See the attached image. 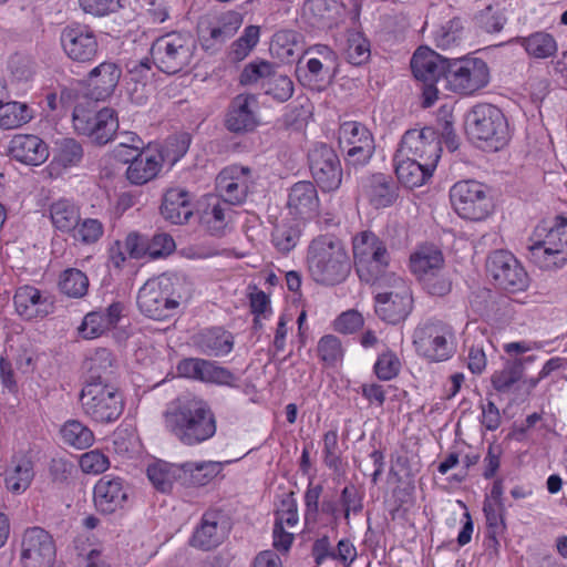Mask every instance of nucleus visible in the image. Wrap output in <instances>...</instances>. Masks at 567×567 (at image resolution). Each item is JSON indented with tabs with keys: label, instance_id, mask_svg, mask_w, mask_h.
<instances>
[{
	"label": "nucleus",
	"instance_id": "57",
	"mask_svg": "<svg viewBox=\"0 0 567 567\" xmlns=\"http://www.w3.org/2000/svg\"><path fill=\"white\" fill-rule=\"evenodd\" d=\"M384 245L383 240L372 231L365 230L358 234L352 241L353 262L362 260L363 257H367L374 250L379 249V246Z\"/></svg>",
	"mask_w": 567,
	"mask_h": 567
},
{
	"label": "nucleus",
	"instance_id": "36",
	"mask_svg": "<svg viewBox=\"0 0 567 567\" xmlns=\"http://www.w3.org/2000/svg\"><path fill=\"white\" fill-rule=\"evenodd\" d=\"M237 168L224 169L217 177V189L227 205L240 204L247 196V185L244 179L235 176Z\"/></svg>",
	"mask_w": 567,
	"mask_h": 567
},
{
	"label": "nucleus",
	"instance_id": "3",
	"mask_svg": "<svg viewBox=\"0 0 567 567\" xmlns=\"http://www.w3.org/2000/svg\"><path fill=\"white\" fill-rule=\"evenodd\" d=\"M307 264L312 279L327 287L344 282L352 270L344 244L331 234L319 235L310 241Z\"/></svg>",
	"mask_w": 567,
	"mask_h": 567
},
{
	"label": "nucleus",
	"instance_id": "32",
	"mask_svg": "<svg viewBox=\"0 0 567 567\" xmlns=\"http://www.w3.org/2000/svg\"><path fill=\"white\" fill-rule=\"evenodd\" d=\"M395 174L400 183L409 188L422 186L433 174L435 168L425 166V163L411 158L394 156Z\"/></svg>",
	"mask_w": 567,
	"mask_h": 567
},
{
	"label": "nucleus",
	"instance_id": "48",
	"mask_svg": "<svg viewBox=\"0 0 567 567\" xmlns=\"http://www.w3.org/2000/svg\"><path fill=\"white\" fill-rule=\"evenodd\" d=\"M70 234L75 241L82 245H93L103 237L104 225L97 218H80Z\"/></svg>",
	"mask_w": 567,
	"mask_h": 567
},
{
	"label": "nucleus",
	"instance_id": "45",
	"mask_svg": "<svg viewBox=\"0 0 567 567\" xmlns=\"http://www.w3.org/2000/svg\"><path fill=\"white\" fill-rule=\"evenodd\" d=\"M229 207L224 202L216 199L209 204L202 215V220L212 235L219 236L228 224Z\"/></svg>",
	"mask_w": 567,
	"mask_h": 567
},
{
	"label": "nucleus",
	"instance_id": "39",
	"mask_svg": "<svg viewBox=\"0 0 567 567\" xmlns=\"http://www.w3.org/2000/svg\"><path fill=\"white\" fill-rule=\"evenodd\" d=\"M50 216L58 230L70 234L80 219V208L72 200L61 198L51 204Z\"/></svg>",
	"mask_w": 567,
	"mask_h": 567
},
{
	"label": "nucleus",
	"instance_id": "20",
	"mask_svg": "<svg viewBox=\"0 0 567 567\" xmlns=\"http://www.w3.org/2000/svg\"><path fill=\"white\" fill-rule=\"evenodd\" d=\"M257 99L254 94H238L229 103L225 115V127L235 134H246L259 125Z\"/></svg>",
	"mask_w": 567,
	"mask_h": 567
},
{
	"label": "nucleus",
	"instance_id": "62",
	"mask_svg": "<svg viewBox=\"0 0 567 567\" xmlns=\"http://www.w3.org/2000/svg\"><path fill=\"white\" fill-rule=\"evenodd\" d=\"M80 466L86 474H100L109 468L110 462L101 451L93 450L81 456Z\"/></svg>",
	"mask_w": 567,
	"mask_h": 567
},
{
	"label": "nucleus",
	"instance_id": "19",
	"mask_svg": "<svg viewBox=\"0 0 567 567\" xmlns=\"http://www.w3.org/2000/svg\"><path fill=\"white\" fill-rule=\"evenodd\" d=\"M55 546L51 535L41 527L28 528L21 542V563L24 567H51Z\"/></svg>",
	"mask_w": 567,
	"mask_h": 567
},
{
	"label": "nucleus",
	"instance_id": "29",
	"mask_svg": "<svg viewBox=\"0 0 567 567\" xmlns=\"http://www.w3.org/2000/svg\"><path fill=\"white\" fill-rule=\"evenodd\" d=\"M87 373L85 383H112L116 370V360L105 348L96 349L84 361Z\"/></svg>",
	"mask_w": 567,
	"mask_h": 567
},
{
	"label": "nucleus",
	"instance_id": "18",
	"mask_svg": "<svg viewBox=\"0 0 567 567\" xmlns=\"http://www.w3.org/2000/svg\"><path fill=\"white\" fill-rule=\"evenodd\" d=\"M61 47L66 56L79 63L93 61L99 51V42L94 32L79 23L66 25L60 35Z\"/></svg>",
	"mask_w": 567,
	"mask_h": 567
},
{
	"label": "nucleus",
	"instance_id": "16",
	"mask_svg": "<svg viewBox=\"0 0 567 567\" xmlns=\"http://www.w3.org/2000/svg\"><path fill=\"white\" fill-rule=\"evenodd\" d=\"M486 267L495 284L503 290L517 292L528 287L526 270L508 251H493L487 258Z\"/></svg>",
	"mask_w": 567,
	"mask_h": 567
},
{
	"label": "nucleus",
	"instance_id": "42",
	"mask_svg": "<svg viewBox=\"0 0 567 567\" xmlns=\"http://www.w3.org/2000/svg\"><path fill=\"white\" fill-rule=\"evenodd\" d=\"M220 470L218 462L186 463L181 465V475L193 486H204L215 478Z\"/></svg>",
	"mask_w": 567,
	"mask_h": 567
},
{
	"label": "nucleus",
	"instance_id": "64",
	"mask_svg": "<svg viewBox=\"0 0 567 567\" xmlns=\"http://www.w3.org/2000/svg\"><path fill=\"white\" fill-rule=\"evenodd\" d=\"M241 24V17L236 12H228L221 18V25L213 28L210 37L216 41H225L233 37Z\"/></svg>",
	"mask_w": 567,
	"mask_h": 567
},
{
	"label": "nucleus",
	"instance_id": "14",
	"mask_svg": "<svg viewBox=\"0 0 567 567\" xmlns=\"http://www.w3.org/2000/svg\"><path fill=\"white\" fill-rule=\"evenodd\" d=\"M441 138L432 127L409 130L402 136L396 157H411L435 168L441 156Z\"/></svg>",
	"mask_w": 567,
	"mask_h": 567
},
{
	"label": "nucleus",
	"instance_id": "35",
	"mask_svg": "<svg viewBox=\"0 0 567 567\" xmlns=\"http://www.w3.org/2000/svg\"><path fill=\"white\" fill-rule=\"evenodd\" d=\"M390 261H357L354 262L355 272L361 282L382 288L398 278L389 271Z\"/></svg>",
	"mask_w": 567,
	"mask_h": 567
},
{
	"label": "nucleus",
	"instance_id": "49",
	"mask_svg": "<svg viewBox=\"0 0 567 567\" xmlns=\"http://www.w3.org/2000/svg\"><path fill=\"white\" fill-rule=\"evenodd\" d=\"M117 140L118 143L114 148V156L123 163H128L143 152L145 144L143 140L133 132L120 133Z\"/></svg>",
	"mask_w": 567,
	"mask_h": 567
},
{
	"label": "nucleus",
	"instance_id": "58",
	"mask_svg": "<svg viewBox=\"0 0 567 567\" xmlns=\"http://www.w3.org/2000/svg\"><path fill=\"white\" fill-rule=\"evenodd\" d=\"M318 354L328 365L337 363L343 357V349L339 338L332 334L322 337L318 342Z\"/></svg>",
	"mask_w": 567,
	"mask_h": 567
},
{
	"label": "nucleus",
	"instance_id": "37",
	"mask_svg": "<svg viewBox=\"0 0 567 567\" xmlns=\"http://www.w3.org/2000/svg\"><path fill=\"white\" fill-rule=\"evenodd\" d=\"M159 168L161 163L156 156L142 152L128 162L126 177L134 185H144L156 177Z\"/></svg>",
	"mask_w": 567,
	"mask_h": 567
},
{
	"label": "nucleus",
	"instance_id": "27",
	"mask_svg": "<svg viewBox=\"0 0 567 567\" xmlns=\"http://www.w3.org/2000/svg\"><path fill=\"white\" fill-rule=\"evenodd\" d=\"M227 529L218 512H206L193 533L190 545L203 550H210L223 543Z\"/></svg>",
	"mask_w": 567,
	"mask_h": 567
},
{
	"label": "nucleus",
	"instance_id": "52",
	"mask_svg": "<svg viewBox=\"0 0 567 567\" xmlns=\"http://www.w3.org/2000/svg\"><path fill=\"white\" fill-rule=\"evenodd\" d=\"M189 137L185 134L169 136L159 153L161 159L164 163L173 166L178 162L188 151Z\"/></svg>",
	"mask_w": 567,
	"mask_h": 567
},
{
	"label": "nucleus",
	"instance_id": "9",
	"mask_svg": "<svg viewBox=\"0 0 567 567\" xmlns=\"http://www.w3.org/2000/svg\"><path fill=\"white\" fill-rule=\"evenodd\" d=\"M489 82L487 63L480 58H450L446 68L445 86L462 95H471L484 89Z\"/></svg>",
	"mask_w": 567,
	"mask_h": 567
},
{
	"label": "nucleus",
	"instance_id": "2",
	"mask_svg": "<svg viewBox=\"0 0 567 567\" xmlns=\"http://www.w3.org/2000/svg\"><path fill=\"white\" fill-rule=\"evenodd\" d=\"M193 284L184 276L161 275L148 279L138 290L140 311L154 320L173 317L178 307L190 299Z\"/></svg>",
	"mask_w": 567,
	"mask_h": 567
},
{
	"label": "nucleus",
	"instance_id": "8",
	"mask_svg": "<svg viewBox=\"0 0 567 567\" xmlns=\"http://www.w3.org/2000/svg\"><path fill=\"white\" fill-rule=\"evenodd\" d=\"M413 344L420 355L432 362L446 361L455 352L453 329L441 320H429L416 327Z\"/></svg>",
	"mask_w": 567,
	"mask_h": 567
},
{
	"label": "nucleus",
	"instance_id": "10",
	"mask_svg": "<svg viewBox=\"0 0 567 567\" xmlns=\"http://www.w3.org/2000/svg\"><path fill=\"white\" fill-rule=\"evenodd\" d=\"M450 198L454 210L463 219L481 221L493 210L487 187L473 179L455 183L450 190Z\"/></svg>",
	"mask_w": 567,
	"mask_h": 567
},
{
	"label": "nucleus",
	"instance_id": "28",
	"mask_svg": "<svg viewBox=\"0 0 567 567\" xmlns=\"http://www.w3.org/2000/svg\"><path fill=\"white\" fill-rule=\"evenodd\" d=\"M161 214L172 224L186 223L193 215L189 193L183 188L167 189L161 205Z\"/></svg>",
	"mask_w": 567,
	"mask_h": 567
},
{
	"label": "nucleus",
	"instance_id": "24",
	"mask_svg": "<svg viewBox=\"0 0 567 567\" xmlns=\"http://www.w3.org/2000/svg\"><path fill=\"white\" fill-rule=\"evenodd\" d=\"M451 56L437 54L429 48H419L412 59L411 69L415 79L427 83L446 81V68Z\"/></svg>",
	"mask_w": 567,
	"mask_h": 567
},
{
	"label": "nucleus",
	"instance_id": "59",
	"mask_svg": "<svg viewBox=\"0 0 567 567\" xmlns=\"http://www.w3.org/2000/svg\"><path fill=\"white\" fill-rule=\"evenodd\" d=\"M107 330H110V327L107 326L102 311L89 312L79 327L80 333L85 339L97 338Z\"/></svg>",
	"mask_w": 567,
	"mask_h": 567
},
{
	"label": "nucleus",
	"instance_id": "4",
	"mask_svg": "<svg viewBox=\"0 0 567 567\" xmlns=\"http://www.w3.org/2000/svg\"><path fill=\"white\" fill-rule=\"evenodd\" d=\"M527 258L544 270L561 268L567 262V219L556 216L553 225L543 221L528 239Z\"/></svg>",
	"mask_w": 567,
	"mask_h": 567
},
{
	"label": "nucleus",
	"instance_id": "33",
	"mask_svg": "<svg viewBox=\"0 0 567 567\" xmlns=\"http://www.w3.org/2000/svg\"><path fill=\"white\" fill-rule=\"evenodd\" d=\"M339 10L337 0H307L302 8L308 22L318 28L331 27L337 21Z\"/></svg>",
	"mask_w": 567,
	"mask_h": 567
},
{
	"label": "nucleus",
	"instance_id": "56",
	"mask_svg": "<svg viewBox=\"0 0 567 567\" xmlns=\"http://www.w3.org/2000/svg\"><path fill=\"white\" fill-rule=\"evenodd\" d=\"M258 40L259 28L256 25L247 27L244 34L233 43L230 58L237 62L244 60L258 43Z\"/></svg>",
	"mask_w": 567,
	"mask_h": 567
},
{
	"label": "nucleus",
	"instance_id": "41",
	"mask_svg": "<svg viewBox=\"0 0 567 567\" xmlns=\"http://www.w3.org/2000/svg\"><path fill=\"white\" fill-rule=\"evenodd\" d=\"M147 477L153 486L163 493L169 492L174 482L182 478L181 465L164 461L155 462L147 467Z\"/></svg>",
	"mask_w": 567,
	"mask_h": 567
},
{
	"label": "nucleus",
	"instance_id": "17",
	"mask_svg": "<svg viewBox=\"0 0 567 567\" xmlns=\"http://www.w3.org/2000/svg\"><path fill=\"white\" fill-rule=\"evenodd\" d=\"M308 161L311 174L323 192L339 188L342 181V168L340 159L331 146L324 143L313 145L308 153Z\"/></svg>",
	"mask_w": 567,
	"mask_h": 567
},
{
	"label": "nucleus",
	"instance_id": "5",
	"mask_svg": "<svg viewBox=\"0 0 567 567\" xmlns=\"http://www.w3.org/2000/svg\"><path fill=\"white\" fill-rule=\"evenodd\" d=\"M466 132L475 140L486 142L489 147L499 150L509 140L508 122L499 107L480 103L466 115Z\"/></svg>",
	"mask_w": 567,
	"mask_h": 567
},
{
	"label": "nucleus",
	"instance_id": "43",
	"mask_svg": "<svg viewBox=\"0 0 567 567\" xmlns=\"http://www.w3.org/2000/svg\"><path fill=\"white\" fill-rule=\"evenodd\" d=\"M65 444L79 450L90 447L94 442L93 432L78 420H70L60 430Z\"/></svg>",
	"mask_w": 567,
	"mask_h": 567
},
{
	"label": "nucleus",
	"instance_id": "1",
	"mask_svg": "<svg viewBox=\"0 0 567 567\" xmlns=\"http://www.w3.org/2000/svg\"><path fill=\"white\" fill-rule=\"evenodd\" d=\"M165 430L182 445L197 446L210 440L217 431V421L204 399L186 394L171 401L163 412Z\"/></svg>",
	"mask_w": 567,
	"mask_h": 567
},
{
	"label": "nucleus",
	"instance_id": "13",
	"mask_svg": "<svg viewBox=\"0 0 567 567\" xmlns=\"http://www.w3.org/2000/svg\"><path fill=\"white\" fill-rule=\"evenodd\" d=\"M338 143L346 154V162L352 166L367 164L374 153V140L365 125L348 121L338 130Z\"/></svg>",
	"mask_w": 567,
	"mask_h": 567
},
{
	"label": "nucleus",
	"instance_id": "26",
	"mask_svg": "<svg viewBox=\"0 0 567 567\" xmlns=\"http://www.w3.org/2000/svg\"><path fill=\"white\" fill-rule=\"evenodd\" d=\"M120 66L111 61L102 62L86 78L89 95L95 101L111 96L121 79Z\"/></svg>",
	"mask_w": 567,
	"mask_h": 567
},
{
	"label": "nucleus",
	"instance_id": "46",
	"mask_svg": "<svg viewBox=\"0 0 567 567\" xmlns=\"http://www.w3.org/2000/svg\"><path fill=\"white\" fill-rule=\"evenodd\" d=\"M32 118L25 104L8 102L0 104V127L4 130L17 128Z\"/></svg>",
	"mask_w": 567,
	"mask_h": 567
},
{
	"label": "nucleus",
	"instance_id": "47",
	"mask_svg": "<svg viewBox=\"0 0 567 567\" xmlns=\"http://www.w3.org/2000/svg\"><path fill=\"white\" fill-rule=\"evenodd\" d=\"M83 157L82 145L74 138L64 137L56 142L53 162L66 168L78 165Z\"/></svg>",
	"mask_w": 567,
	"mask_h": 567
},
{
	"label": "nucleus",
	"instance_id": "15",
	"mask_svg": "<svg viewBox=\"0 0 567 567\" xmlns=\"http://www.w3.org/2000/svg\"><path fill=\"white\" fill-rule=\"evenodd\" d=\"M389 291L378 292L375 299V312L383 320L396 324L406 319L413 306L410 286L402 278H392L388 284Z\"/></svg>",
	"mask_w": 567,
	"mask_h": 567
},
{
	"label": "nucleus",
	"instance_id": "60",
	"mask_svg": "<svg viewBox=\"0 0 567 567\" xmlns=\"http://www.w3.org/2000/svg\"><path fill=\"white\" fill-rule=\"evenodd\" d=\"M401 369V362L395 353L386 351L379 355L374 363V372L380 380L389 381L394 379Z\"/></svg>",
	"mask_w": 567,
	"mask_h": 567
},
{
	"label": "nucleus",
	"instance_id": "44",
	"mask_svg": "<svg viewBox=\"0 0 567 567\" xmlns=\"http://www.w3.org/2000/svg\"><path fill=\"white\" fill-rule=\"evenodd\" d=\"M59 287L64 295L81 298L87 292L89 279L80 269L69 268L60 275Z\"/></svg>",
	"mask_w": 567,
	"mask_h": 567
},
{
	"label": "nucleus",
	"instance_id": "51",
	"mask_svg": "<svg viewBox=\"0 0 567 567\" xmlns=\"http://www.w3.org/2000/svg\"><path fill=\"white\" fill-rule=\"evenodd\" d=\"M523 363L519 360L511 362L503 370L492 375V384L498 392H507L523 375Z\"/></svg>",
	"mask_w": 567,
	"mask_h": 567
},
{
	"label": "nucleus",
	"instance_id": "11",
	"mask_svg": "<svg viewBox=\"0 0 567 567\" xmlns=\"http://www.w3.org/2000/svg\"><path fill=\"white\" fill-rule=\"evenodd\" d=\"M317 208V190L310 182L296 183L289 193L288 209L292 223L286 230V250L293 248L300 238L307 219Z\"/></svg>",
	"mask_w": 567,
	"mask_h": 567
},
{
	"label": "nucleus",
	"instance_id": "55",
	"mask_svg": "<svg viewBox=\"0 0 567 567\" xmlns=\"http://www.w3.org/2000/svg\"><path fill=\"white\" fill-rule=\"evenodd\" d=\"M420 282L429 295L435 297H444L452 290V279L444 268L427 275Z\"/></svg>",
	"mask_w": 567,
	"mask_h": 567
},
{
	"label": "nucleus",
	"instance_id": "50",
	"mask_svg": "<svg viewBox=\"0 0 567 567\" xmlns=\"http://www.w3.org/2000/svg\"><path fill=\"white\" fill-rule=\"evenodd\" d=\"M463 34V25L462 21L458 18H454L443 25H441L434 32V42L437 48L442 50L451 49L452 47L458 44Z\"/></svg>",
	"mask_w": 567,
	"mask_h": 567
},
{
	"label": "nucleus",
	"instance_id": "21",
	"mask_svg": "<svg viewBox=\"0 0 567 567\" xmlns=\"http://www.w3.org/2000/svg\"><path fill=\"white\" fill-rule=\"evenodd\" d=\"M13 302L18 315L25 320L44 318L54 311L53 297L29 285L17 289Z\"/></svg>",
	"mask_w": 567,
	"mask_h": 567
},
{
	"label": "nucleus",
	"instance_id": "38",
	"mask_svg": "<svg viewBox=\"0 0 567 567\" xmlns=\"http://www.w3.org/2000/svg\"><path fill=\"white\" fill-rule=\"evenodd\" d=\"M233 344L231 334L220 328L205 330L197 339V346L202 352L214 357L228 354Z\"/></svg>",
	"mask_w": 567,
	"mask_h": 567
},
{
	"label": "nucleus",
	"instance_id": "30",
	"mask_svg": "<svg viewBox=\"0 0 567 567\" xmlns=\"http://www.w3.org/2000/svg\"><path fill=\"white\" fill-rule=\"evenodd\" d=\"M362 188L375 208L391 206L398 197L396 185L384 174H374L363 181Z\"/></svg>",
	"mask_w": 567,
	"mask_h": 567
},
{
	"label": "nucleus",
	"instance_id": "53",
	"mask_svg": "<svg viewBox=\"0 0 567 567\" xmlns=\"http://www.w3.org/2000/svg\"><path fill=\"white\" fill-rule=\"evenodd\" d=\"M346 59L352 65H361L370 58V44L360 33H352L347 40Z\"/></svg>",
	"mask_w": 567,
	"mask_h": 567
},
{
	"label": "nucleus",
	"instance_id": "40",
	"mask_svg": "<svg viewBox=\"0 0 567 567\" xmlns=\"http://www.w3.org/2000/svg\"><path fill=\"white\" fill-rule=\"evenodd\" d=\"M34 476L33 464L27 457L12 461L11 467L6 473V486L16 494L24 492Z\"/></svg>",
	"mask_w": 567,
	"mask_h": 567
},
{
	"label": "nucleus",
	"instance_id": "6",
	"mask_svg": "<svg viewBox=\"0 0 567 567\" xmlns=\"http://www.w3.org/2000/svg\"><path fill=\"white\" fill-rule=\"evenodd\" d=\"M79 400L83 413L100 424L115 422L124 410L123 394L112 383H85Z\"/></svg>",
	"mask_w": 567,
	"mask_h": 567
},
{
	"label": "nucleus",
	"instance_id": "63",
	"mask_svg": "<svg viewBox=\"0 0 567 567\" xmlns=\"http://www.w3.org/2000/svg\"><path fill=\"white\" fill-rule=\"evenodd\" d=\"M175 241L168 234H156L147 240V256L152 259L168 256L175 250Z\"/></svg>",
	"mask_w": 567,
	"mask_h": 567
},
{
	"label": "nucleus",
	"instance_id": "23",
	"mask_svg": "<svg viewBox=\"0 0 567 567\" xmlns=\"http://www.w3.org/2000/svg\"><path fill=\"white\" fill-rule=\"evenodd\" d=\"M8 155L24 165L39 166L49 155L47 143L33 134H16L9 142Z\"/></svg>",
	"mask_w": 567,
	"mask_h": 567
},
{
	"label": "nucleus",
	"instance_id": "54",
	"mask_svg": "<svg viewBox=\"0 0 567 567\" xmlns=\"http://www.w3.org/2000/svg\"><path fill=\"white\" fill-rule=\"evenodd\" d=\"M275 65L267 61H252L248 63L240 73L239 83L241 85H252L259 80L268 79L275 75Z\"/></svg>",
	"mask_w": 567,
	"mask_h": 567
},
{
	"label": "nucleus",
	"instance_id": "61",
	"mask_svg": "<svg viewBox=\"0 0 567 567\" xmlns=\"http://www.w3.org/2000/svg\"><path fill=\"white\" fill-rule=\"evenodd\" d=\"M483 512L485 515L488 532L493 538L505 527L504 513L505 506L496 505L491 499H485L483 504Z\"/></svg>",
	"mask_w": 567,
	"mask_h": 567
},
{
	"label": "nucleus",
	"instance_id": "7",
	"mask_svg": "<svg viewBox=\"0 0 567 567\" xmlns=\"http://www.w3.org/2000/svg\"><path fill=\"white\" fill-rule=\"evenodd\" d=\"M196 44L190 34L171 32L157 38L151 47L153 63L166 74H176L189 66Z\"/></svg>",
	"mask_w": 567,
	"mask_h": 567
},
{
	"label": "nucleus",
	"instance_id": "25",
	"mask_svg": "<svg viewBox=\"0 0 567 567\" xmlns=\"http://www.w3.org/2000/svg\"><path fill=\"white\" fill-rule=\"evenodd\" d=\"M127 492L121 477L104 475L94 486V504L101 513L112 514L124 506Z\"/></svg>",
	"mask_w": 567,
	"mask_h": 567
},
{
	"label": "nucleus",
	"instance_id": "34",
	"mask_svg": "<svg viewBox=\"0 0 567 567\" xmlns=\"http://www.w3.org/2000/svg\"><path fill=\"white\" fill-rule=\"evenodd\" d=\"M514 41L522 45L529 56L535 59L551 58L558 50L555 38L544 31L534 32L528 37H518Z\"/></svg>",
	"mask_w": 567,
	"mask_h": 567
},
{
	"label": "nucleus",
	"instance_id": "12",
	"mask_svg": "<svg viewBox=\"0 0 567 567\" xmlns=\"http://www.w3.org/2000/svg\"><path fill=\"white\" fill-rule=\"evenodd\" d=\"M72 118L75 131L90 137L96 145H105L118 128L116 112L110 107L95 112L76 105Z\"/></svg>",
	"mask_w": 567,
	"mask_h": 567
},
{
	"label": "nucleus",
	"instance_id": "22",
	"mask_svg": "<svg viewBox=\"0 0 567 567\" xmlns=\"http://www.w3.org/2000/svg\"><path fill=\"white\" fill-rule=\"evenodd\" d=\"M177 372L181 377L202 382L234 385L236 381L235 375L229 370L217 365L215 362L198 358L182 360L177 364Z\"/></svg>",
	"mask_w": 567,
	"mask_h": 567
},
{
	"label": "nucleus",
	"instance_id": "31",
	"mask_svg": "<svg viewBox=\"0 0 567 567\" xmlns=\"http://www.w3.org/2000/svg\"><path fill=\"white\" fill-rule=\"evenodd\" d=\"M410 267L419 280L444 267L442 251L434 245L420 246L410 257Z\"/></svg>",
	"mask_w": 567,
	"mask_h": 567
}]
</instances>
